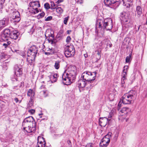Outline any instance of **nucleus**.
Returning <instances> with one entry per match:
<instances>
[{
    "mask_svg": "<svg viewBox=\"0 0 147 147\" xmlns=\"http://www.w3.org/2000/svg\"><path fill=\"white\" fill-rule=\"evenodd\" d=\"M65 85H70L76 78V68L67 65L65 68Z\"/></svg>",
    "mask_w": 147,
    "mask_h": 147,
    "instance_id": "f257e3e1",
    "label": "nucleus"
},
{
    "mask_svg": "<svg viewBox=\"0 0 147 147\" xmlns=\"http://www.w3.org/2000/svg\"><path fill=\"white\" fill-rule=\"evenodd\" d=\"M113 27L112 20L110 18L105 19L104 21L101 20L98 22L96 24L95 32H96L98 29H105L107 30H110L112 29Z\"/></svg>",
    "mask_w": 147,
    "mask_h": 147,
    "instance_id": "f03ea898",
    "label": "nucleus"
},
{
    "mask_svg": "<svg viewBox=\"0 0 147 147\" xmlns=\"http://www.w3.org/2000/svg\"><path fill=\"white\" fill-rule=\"evenodd\" d=\"M137 93L136 91L131 90L128 93L124 94L121 100L124 104H129L137 97Z\"/></svg>",
    "mask_w": 147,
    "mask_h": 147,
    "instance_id": "7ed1b4c3",
    "label": "nucleus"
},
{
    "mask_svg": "<svg viewBox=\"0 0 147 147\" xmlns=\"http://www.w3.org/2000/svg\"><path fill=\"white\" fill-rule=\"evenodd\" d=\"M96 73L93 72L91 73L90 72L86 71L83 73L82 75V79L88 82H92L94 80L96 77Z\"/></svg>",
    "mask_w": 147,
    "mask_h": 147,
    "instance_id": "20e7f679",
    "label": "nucleus"
},
{
    "mask_svg": "<svg viewBox=\"0 0 147 147\" xmlns=\"http://www.w3.org/2000/svg\"><path fill=\"white\" fill-rule=\"evenodd\" d=\"M14 36L16 37H18L21 36L22 34L20 35V33L18 30H14L10 32L9 29L7 28L5 29L3 32V33L1 34V37H9Z\"/></svg>",
    "mask_w": 147,
    "mask_h": 147,
    "instance_id": "39448f33",
    "label": "nucleus"
},
{
    "mask_svg": "<svg viewBox=\"0 0 147 147\" xmlns=\"http://www.w3.org/2000/svg\"><path fill=\"white\" fill-rule=\"evenodd\" d=\"M111 132H109L103 138L100 142V147H106L108 145L110 142V139L111 138Z\"/></svg>",
    "mask_w": 147,
    "mask_h": 147,
    "instance_id": "423d86ee",
    "label": "nucleus"
},
{
    "mask_svg": "<svg viewBox=\"0 0 147 147\" xmlns=\"http://www.w3.org/2000/svg\"><path fill=\"white\" fill-rule=\"evenodd\" d=\"M75 52L74 47L73 45L66 46L65 47V56L67 57H70L73 55Z\"/></svg>",
    "mask_w": 147,
    "mask_h": 147,
    "instance_id": "0eeeda50",
    "label": "nucleus"
},
{
    "mask_svg": "<svg viewBox=\"0 0 147 147\" xmlns=\"http://www.w3.org/2000/svg\"><path fill=\"white\" fill-rule=\"evenodd\" d=\"M122 0H104V3L107 6L110 5L116 8L119 5Z\"/></svg>",
    "mask_w": 147,
    "mask_h": 147,
    "instance_id": "6e6552de",
    "label": "nucleus"
},
{
    "mask_svg": "<svg viewBox=\"0 0 147 147\" xmlns=\"http://www.w3.org/2000/svg\"><path fill=\"white\" fill-rule=\"evenodd\" d=\"M16 15H13L10 17V21L14 25H16L18 23L20 20V14L19 12L17 11L15 12Z\"/></svg>",
    "mask_w": 147,
    "mask_h": 147,
    "instance_id": "1a4fd4ad",
    "label": "nucleus"
},
{
    "mask_svg": "<svg viewBox=\"0 0 147 147\" xmlns=\"http://www.w3.org/2000/svg\"><path fill=\"white\" fill-rule=\"evenodd\" d=\"M36 124L35 120L33 117L30 116L25 118L22 122V125L27 126L28 125Z\"/></svg>",
    "mask_w": 147,
    "mask_h": 147,
    "instance_id": "9d476101",
    "label": "nucleus"
},
{
    "mask_svg": "<svg viewBox=\"0 0 147 147\" xmlns=\"http://www.w3.org/2000/svg\"><path fill=\"white\" fill-rule=\"evenodd\" d=\"M36 124H31V125H27V126H22L23 127V129L28 133H31L34 132L36 130Z\"/></svg>",
    "mask_w": 147,
    "mask_h": 147,
    "instance_id": "9b49d317",
    "label": "nucleus"
},
{
    "mask_svg": "<svg viewBox=\"0 0 147 147\" xmlns=\"http://www.w3.org/2000/svg\"><path fill=\"white\" fill-rule=\"evenodd\" d=\"M112 116V115L111 114L109 115L108 118L105 117L102 118H100L99 121L100 125L101 126H105L109 121L111 119L109 118H111Z\"/></svg>",
    "mask_w": 147,
    "mask_h": 147,
    "instance_id": "f8f14e48",
    "label": "nucleus"
},
{
    "mask_svg": "<svg viewBox=\"0 0 147 147\" xmlns=\"http://www.w3.org/2000/svg\"><path fill=\"white\" fill-rule=\"evenodd\" d=\"M9 18L8 17L4 18L0 20V28L2 29L7 26L9 24Z\"/></svg>",
    "mask_w": 147,
    "mask_h": 147,
    "instance_id": "ddd939ff",
    "label": "nucleus"
},
{
    "mask_svg": "<svg viewBox=\"0 0 147 147\" xmlns=\"http://www.w3.org/2000/svg\"><path fill=\"white\" fill-rule=\"evenodd\" d=\"M120 17L124 22H127L128 20H130L129 14L123 11L121 13Z\"/></svg>",
    "mask_w": 147,
    "mask_h": 147,
    "instance_id": "4468645a",
    "label": "nucleus"
},
{
    "mask_svg": "<svg viewBox=\"0 0 147 147\" xmlns=\"http://www.w3.org/2000/svg\"><path fill=\"white\" fill-rule=\"evenodd\" d=\"M15 74L17 76L19 77L22 74V69L21 66H18V65H16L14 67Z\"/></svg>",
    "mask_w": 147,
    "mask_h": 147,
    "instance_id": "2eb2a0df",
    "label": "nucleus"
},
{
    "mask_svg": "<svg viewBox=\"0 0 147 147\" xmlns=\"http://www.w3.org/2000/svg\"><path fill=\"white\" fill-rule=\"evenodd\" d=\"M39 138V137L38 138V142L36 146V147H45L46 142L44 138L41 137H40V138L43 140V142L42 141H39L38 139Z\"/></svg>",
    "mask_w": 147,
    "mask_h": 147,
    "instance_id": "dca6fc26",
    "label": "nucleus"
},
{
    "mask_svg": "<svg viewBox=\"0 0 147 147\" xmlns=\"http://www.w3.org/2000/svg\"><path fill=\"white\" fill-rule=\"evenodd\" d=\"M86 81L84 79H81L79 80L78 82V85L79 88H84L86 86Z\"/></svg>",
    "mask_w": 147,
    "mask_h": 147,
    "instance_id": "f3484780",
    "label": "nucleus"
},
{
    "mask_svg": "<svg viewBox=\"0 0 147 147\" xmlns=\"http://www.w3.org/2000/svg\"><path fill=\"white\" fill-rule=\"evenodd\" d=\"M29 5H30V7H32L33 8L40 7L39 2L38 1H34L31 2L30 3Z\"/></svg>",
    "mask_w": 147,
    "mask_h": 147,
    "instance_id": "a211bd4d",
    "label": "nucleus"
},
{
    "mask_svg": "<svg viewBox=\"0 0 147 147\" xmlns=\"http://www.w3.org/2000/svg\"><path fill=\"white\" fill-rule=\"evenodd\" d=\"M129 111V109L128 108L123 107L119 111V113L120 115H123L127 114Z\"/></svg>",
    "mask_w": 147,
    "mask_h": 147,
    "instance_id": "6ab92c4d",
    "label": "nucleus"
},
{
    "mask_svg": "<svg viewBox=\"0 0 147 147\" xmlns=\"http://www.w3.org/2000/svg\"><path fill=\"white\" fill-rule=\"evenodd\" d=\"M37 53L33 52L32 51H30L28 50L27 52V56L28 57H31L32 58H34V59H35V58Z\"/></svg>",
    "mask_w": 147,
    "mask_h": 147,
    "instance_id": "aec40b11",
    "label": "nucleus"
},
{
    "mask_svg": "<svg viewBox=\"0 0 147 147\" xmlns=\"http://www.w3.org/2000/svg\"><path fill=\"white\" fill-rule=\"evenodd\" d=\"M27 61L28 62V64H30L31 65H32V66H34V60L35 59H34V58H32V57H31V59L30 58H27Z\"/></svg>",
    "mask_w": 147,
    "mask_h": 147,
    "instance_id": "412c9836",
    "label": "nucleus"
},
{
    "mask_svg": "<svg viewBox=\"0 0 147 147\" xmlns=\"http://www.w3.org/2000/svg\"><path fill=\"white\" fill-rule=\"evenodd\" d=\"M101 52V50L98 49L96 50L95 51V53H96V58L98 60L100 59L101 57L100 55V53Z\"/></svg>",
    "mask_w": 147,
    "mask_h": 147,
    "instance_id": "4be33fe9",
    "label": "nucleus"
},
{
    "mask_svg": "<svg viewBox=\"0 0 147 147\" xmlns=\"http://www.w3.org/2000/svg\"><path fill=\"white\" fill-rule=\"evenodd\" d=\"M38 49V48L37 46L33 45L31 47L30 49L29 50H30V51H33V52H35L37 53Z\"/></svg>",
    "mask_w": 147,
    "mask_h": 147,
    "instance_id": "5701e85b",
    "label": "nucleus"
},
{
    "mask_svg": "<svg viewBox=\"0 0 147 147\" xmlns=\"http://www.w3.org/2000/svg\"><path fill=\"white\" fill-rule=\"evenodd\" d=\"M126 25V27L128 28L131 27L133 26V22L131 20H128L127 22H125Z\"/></svg>",
    "mask_w": 147,
    "mask_h": 147,
    "instance_id": "b1692460",
    "label": "nucleus"
},
{
    "mask_svg": "<svg viewBox=\"0 0 147 147\" xmlns=\"http://www.w3.org/2000/svg\"><path fill=\"white\" fill-rule=\"evenodd\" d=\"M48 37H46L47 38ZM49 38L48 39L49 42L51 43V44L55 43L57 41V40L54 39V37H52V38H50V37H48Z\"/></svg>",
    "mask_w": 147,
    "mask_h": 147,
    "instance_id": "393cba45",
    "label": "nucleus"
},
{
    "mask_svg": "<svg viewBox=\"0 0 147 147\" xmlns=\"http://www.w3.org/2000/svg\"><path fill=\"white\" fill-rule=\"evenodd\" d=\"M136 10L138 17H139L142 14V9L141 7L139 6H137L136 7Z\"/></svg>",
    "mask_w": 147,
    "mask_h": 147,
    "instance_id": "a878e982",
    "label": "nucleus"
},
{
    "mask_svg": "<svg viewBox=\"0 0 147 147\" xmlns=\"http://www.w3.org/2000/svg\"><path fill=\"white\" fill-rule=\"evenodd\" d=\"M131 53H130L129 54V56L126 57L125 59V62L126 63L129 62L131 60Z\"/></svg>",
    "mask_w": 147,
    "mask_h": 147,
    "instance_id": "bb28decb",
    "label": "nucleus"
},
{
    "mask_svg": "<svg viewBox=\"0 0 147 147\" xmlns=\"http://www.w3.org/2000/svg\"><path fill=\"white\" fill-rule=\"evenodd\" d=\"M51 9H55L57 7V5H55L54 2L52 1L51 2Z\"/></svg>",
    "mask_w": 147,
    "mask_h": 147,
    "instance_id": "cd10ccee",
    "label": "nucleus"
},
{
    "mask_svg": "<svg viewBox=\"0 0 147 147\" xmlns=\"http://www.w3.org/2000/svg\"><path fill=\"white\" fill-rule=\"evenodd\" d=\"M17 76L15 74L12 75L11 76V78L12 81H16L17 80Z\"/></svg>",
    "mask_w": 147,
    "mask_h": 147,
    "instance_id": "c85d7f7f",
    "label": "nucleus"
},
{
    "mask_svg": "<svg viewBox=\"0 0 147 147\" xmlns=\"http://www.w3.org/2000/svg\"><path fill=\"white\" fill-rule=\"evenodd\" d=\"M45 13L43 11H42V13H39L37 16V17L38 19H40L44 17Z\"/></svg>",
    "mask_w": 147,
    "mask_h": 147,
    "instance_id": "c756f323",
    "label": "nucleus"
},
{
    "mask_svg": "<svg viewBox=\"0 0 147 147\" xmlns=\"http://www.w3.org/2000/svg\"><path fill=\"white\" fill-rule=\"evenodd\" d=\"M56 11L59 13H61L63 11V10L61 7H56Z\"/></svg>",
    "mask_w": 147,
    "mask_h": 147,
    "instance_id": "7c9ffc66",
    "label": "nucleus"
},
{
    "mask_svg": "<svg viewBox=\"0 0 147 147\" xmlns=\"http://www.w3.org/2000/svg\"><path fill=\"white\" fill-rule=\"evenodd\" d=\"M55 68L57 69L59 67V61H56L54 65Z\"/></svg>",
    "mask_w": 147,
    "mask_h": 147,
    "instance_id": "2f4dec72",
    "label": "nucleus"
},
{
    "mask_svg": "<svg viewBox=\"0 0 147 147\" xmlns=\"http://www.w3.org/2000/svg\"><path fill=\"white\" fill-rule=\"evenodd\" d=\"M44 7L47 10L50 8V5L48 3H46L44 5Z\"/></svg>",
    "mask_w": 147,
    "mask_h": 147,
    "instance_id": "473e14b6",
    "label": "nucleus"
},
{
    "mask_svg": "<svg viewBox=\"0 0 147 147\" xmlns=\"http://www.w3.org/2000/svg\"><path fill=\"white\" fill-rule=\"evenodd\" d=\"M32 92V90L31 89H29L27 92V95L29 96H31Z\"/></svg>",
    "mask_w": 147,
    "mask_h": 147,
    "instance_id": "72a5a7b5",
    "label": "nucleus"
},
{
    "mask_svg": "<svg viewBox=\"0 0 147 147\" xmlns=\"http://www.w3.org/2000/svg\"><path fill=\"white\" fill-rule=\"evenodd\" d=\"M123 5L126 7L127 8H129L130 6H131L132 4H131L130 3L127 2L125 3Z\"/></svg>",
    "mask_w": 147,
    "mask_h": 147,
    "instance_id": "f704fd0d",
    "label": "nucleus"
},
{
    "mask_svg": "<svg viewBox=\"0 0 147 147\" xmlns=\"http://www.w3.org/2000/svg\"><path fill=\"white\" fill-rule=\"evenodd\" d=\"M66 145H67V147H72L71 142L70 140H67Z\"/></svg>",
    "mask_w": 147,
    "mask_h": 147,
    "instance_id": "c9c22d12",
    "label": "nucleus"
},
{
    "mask_svg": "<svg viewBox=\"0 0 147 147\" xmlns=\"http://www.w3.org/2000/svg\"><path fill=\"white\" fill-rule=\"evenodd\" d=\"M121 1H123V3L124 4L125 3L127 2L131 3L133 2V0H122Z\"/></svg>",
    "mask_w": 147,
    "mask_h": 147,
    "instance_id": "e433bc0d",
    "label": "nucleus"
},
{
    "mask_svg": "<svg viewBox=\"0 0 147 147\" xmlns=\"http://www.w3.org/2000/svg\"><path fill=\"white\" fill-rule=\"evenodd\" d=\"M6 55L3 53H2L0 54V57L1 59L6 58Z\"/></svg>",
    "mask_w": 147,
    "mask_h": 147,
    "instance_id": "4c0bfd02",
    "label": "nucleus"
},
{
    "mask_svg": "<svg viewBox=\"0 0 147 147\" xmlns=\"http://www.w3.org/2000/svg\"><path fill=\"white\" fill-rule=\"evenodd\" d=\"M57 74H54L53 76V77L54 79V81L53 82H52V81H51V82H55L57 80Z\"/></svg>",
    "mask_w": 147,
    "mask_h": 147,
    "instance_id": "58836bf2",
    "label": "nucleus"
},
{
    "mask_svg": "<svg viewBox=\"0 0 147 147\" xmlns=\"http://www.w3.org/2000/svg\"><path fill=\"white\" fill-rule=\"evenodd\" d=\"M141 26L140 25L138 26H137L136 25H135V30L136 31V32H138L139 31Z\"/></svg>",
    "mask_w": 147,
    "mask_h": 147,
    "instance_id": "ea45409f",
    "label": "nucleus"
},
{
    "mask_svg": "<svg viewBox=\"0 0 147 147\" xmlns=\"http://www.w3.org/2000/svg\"><path fill=\"white\" fill-rule=\"evenodd\" d=\"M63 33V30H60L59 31L58 33V35L59 36L58 37H62V35H61Z\"/></svg>",
    "mask_w": 147,
    "mask_h": 147,
    "instance_id": "a19ab883",
    "label": "nucleus"
},
{
    "mask_svg": "<svg viewBox=\"0 0 147 147\" xmlns=\"http://www.w3.org/2000/svg\"><path fill=\"white\" fill-rule=\"evenodd\" d=\"M52 18L53 17L52 16H48L45 19V20L46 21H50L52 19Z\"/></svg>",
    "mask_w": 147,
    "mask_h": 147,
    "instance_id": "79ce46f5",
    "label": "nucleus"
},
{
    "mask_svg": "<svg viewBox=\"0 0 147 147\" xmlns=\"http://www.w3.org/2000/svg\"><path fill=\"white\" fill-rule=\"evenodd\" d=\"M129 67L128 66H125L123 67V71L127 72L128 69Z\"/></svg>",
    "mask_w": 147,
    "mask_h": 147,
    "instance_id": "37998d69",
    "label": "nucleus"
},
{
    "mask_svg": "<svg viewBox=\"0 0 147 147\" xmlns=\"http://www.w3.org/2000/svg\"><path fill=\"white\" fill-rule=\"evenodd\" d=\"M50 33V34H48V36H47V35L48 34L47 32L46 33H45V37H54V35H53V34H51V33Z\"/></svg>",
    "mask_w": 147,
    "mask_h": 147,
    "instance_id": "c03bdc74",
    "label": "nucleus"
},
{
    "mask_svg": "<svg viewBox=\"0 0 147 147\" xmlns=\"http://www.w3.org/2000/svg\"><path fill=\"white\" fill-rule=\"evenodd\" d=\"M93 144L92 143H89L87 144L85 147H93Z\"/></svg>",
    "mask_w": 147,
    "mask_h": 147,
    "instance_id": "a18cd8bd",
    "label": "nucleus"
},
{
    "mask_svg": "<svg viewBox=\"0 0 147 147\" xmlns=\"http://www.w3.org/2000/svg\"><path fill=\"white\" fill-rule=\"evenodd\" d=\"M33 9L35 10V11L33 12V13H34V14H35L36 13H38L39 12V11L38 10V7L33 8Z\"/></svg>",
    "mask_w": 147,
    "mask_h": 147,
    "instance_id": "49530a36",
    "label": "nucleus"
},
{
    "mask_svg": "<svg viewBox=\"0 0 147 147\" xmlns=\"http://www.w3.org/2000/svg\"><path fill=\"white\" fill-rule=\"evenodd\" d=\"M14 100L15 101L16 103H17L19 102V103H20L21 102V100H18V98L15 97L14 99Z\"/></svg>",
    "mask_w": 147,
    "mask_h": 147,
    "instance_id": "de8ad7c7",
    "label": "nucleus"
},
{
    "mask_svg": "<svg viewBox=\"0 0 147 147\" xmlns=\"http://www.w3.org/2000/svg\"><path fill=\"white\" fill-rule=\"evenodd\" d=\"M28 112L29 113H31L32 114H33L35 113V110H34V109H31L29 110L28 111Z\"/></svg>",
    "mask_w": 147,
    "mask_h": 147,
    "instance_id": "09e8293b",
    "label": "nucleus"
},
{
    "mask_svg": "<svg viewBox=\"0 0 147 147\" xmlns=\"http://www.w3.org/2000/svg\"><path fill=\"white\" fill-rule=\"evenodd\" d=\"M122 77L121 79H122V80H125V79H126V75L122 74Z\"/></svg>",
    "mask_w": 147,
    "mask_h": 147,
    "instance_id": "8fccbe9b",
    "label": "nucleus"
},
{
    "mask_svg": "<svg viewBox=\"0 0 147 147\" xmlns=\"http://www.w3.org/2000/svg\"><path fill=\"white\" fill-rule=\"evenodd\" d=\"M71 40V37H67L66 39V42L67 43L69 42H70Z\"/></svg>",
    "mask_w": 147,
    "mask_h": 147,
    "instance_id": "3c124183",
    "label": "nucleus"
},
{
    "mask_svg": "<svg viewBox=\"0 0 147 147\" xmlns=\"http://www.w3.org/2000/svg\"><path fill=\"white\" fill-rule=\"evenodd\" d=\"M69 17L65 18V24H67V22L68 19Z\"/></svg>",
    "mask_w": 147,
    "mask_h": 147,
    "instance_id": "603ef678",
    "label": "nucleus"
},
{
    "mask_svg": "<svg viewBox=\"0 0 147 147\" xmlns=\"http://www.w3.org/2000/svg\"><path fill=\"white\" fill-rule=\"evenodd\" d=\"M121 104L120 102L118 104V107H117L118 110L119 111V109H120V107H121Z\"/></svg>",
    "mask_w": 147,
    "mask_h": 147,
    "instance_id": "864d4df0",
    "label": "nucleus"
},
{
    "mask_svg": "<svg viewBox=\"0 0 147 147\" xmlns=\"http://www.w3.org/2000/svg\"><path fill=\"white\" fill-rule=\"evenodd\" d=\"M4 3L0 2V9H2L3 8V6Z\"/></svg>",
    "mask_w": 147,
    "mask_h": 147,
    "instance_id": "5fc2aeb1",
    "label": "nucleus"
},
{
    "mask_svg": "<svg viewBox=\"0 0 147 147\" xmlns=\"http://www.w3.org/2000/svg\"><path fill=\"white\" fill-rule=\"evenodd\" d=\"M63 1V0H58L57 1L56 3L59 4Z\"/></svg>",
    "mask_w": 147,
    "mask_h": 147,
    "instance_id": "6e6d98bb",
    "label": "nucleus"
},
{
    "mask_svg": "<svg viewBox=\"0 0 147 147\" xmlns=\"http://www.w3.org/2000/svg\"><path fill=\"white\" fill-rule=\"evenodd\" d=\"M72 32V31L71 30H68L67 31V34H69L70 33H71Z\"/></svg>",
    "mask_w": 147,
    "mask_h": 147,
    "instance_id": "4d7b16f0",
    "label": "nucleus"
},
{
    "mask_svg": "<svg viewBox=\"0 0 147 147\" xmlns=\"http://www.w3.org/2000/svg\"><path fill=\"white\" fill-rule=\"evenodd\" d=\"M45 86L44 85H42L40 87V89H44L45 88Z\"/></svg>",
    "mask_w": 147,
    "mask_h": 147,
    "instance_id": "13d9d810",
    "label": "nucleus"
},
{
    "mask_svg": "<svg viewBox=\"0 0 147 147\" xmlns=\"http://www.w3.org/2000/svg\"><path fill=\"white\" fill-rule=\"evenodd\" d=\"M50 49V51L51 53H54V51H53V49L52 48L51 49Z\"/></svg>",
    "mask_w": 147,
    "mask_h": 147,
    "instance_id": "bf43d9fd",
    "label": "nucleus"
},
{
    "mask_svg": "<svg viewBox=\"0 0 147 147\" xmlns=\"http://www.w3.org/2000/svg\"><path fill=\"white\" fill-rule=\"evenodd\" d=\"M10 38H11V39H14V40H16L18 38H19V37H10ZM19 40L20 39V37H19Z\"/></svg>",
    "mask_w": 147,
    "mask_h": 147,
    "instance_id": "052dcab7",
    "label": "nucleus"
},
{
    "mask_svg": "<svg viewBox=\"0 0 147 147\" xmlns=\"http://www.w3.org/2000/svg\"><path fill=\"white\" fill-rule=\"evenodd\" d=\"M8 45L7 44H6V43H4L3 44V46H5V48H6Z\"/></svg>",
    "mask_w": 147,
    "mask_h": 147,
    "instance_id": "680f3d73",
    "label": "nucleus"
},
{
    "mask_svg": "<svg viewBox=\"0 0 147 147\" xmlns=\"http://www.w3.org/2000/svg\"><path fill=\"white\" fill-rule=\"evenodd\" d=\"M122 74H124V75H125L127 76V72L126 71H123V72L122 73Z\"/></svg>",
    "mask_w": 147,
    "mask_h": 147,
    "instance_id": "e2e57ef3",
    "label": "nucleus"
},
{
    "mask_svg": "<svg viewBox=\"0 0 147 147\" xmlns=\"http://www.w3.org/2000/svg\"><path fill=\"white\" fill-rule=\"evenodd\" d=\"M124 80H122V79H121V83L122 84H124V83H125Z\"/></svg>",
    "mask_w": 147,
    "mask_h": 147,
    "instance_id": "0e129e2a",
    "label": "nucleus"
},
{
    "mask_svg": "<svg viewBox=\"0 0 147 147\" xmlns=\"http://www.w3.org/2000/svg\"><path fill=\"white\" fill-rule=\"evenodd\" d=\"M84 55L85 58H86L88 57V55L87 53L84 54Z\"/></svg>",
    "mask_w": 147,
    "mask_h": 147,
    "instance_id": "69168bd1",
    "label": "nucleus"
},
{
    "mask_svg": "<svg viewBox=\"0 0 147 147\" xmlns=\"http://www.w3.org/2000/svg\"><path fill=\"white\" fill-rule=\"evenodd\" d=\"M45 54L46 55H48L50 54V53L49 52H45Z\"/></svg>",
    "mask_w": 147,
    "mask_h": 147,
    "instance_id": "338daca9",
    "label": "nucleus"
},
{
    "mask_svg": "<svg viewBox=\"0 0 147 147\" xmlns=\"http://www.w3.org/2000/svg\"><path fill=\"white\" fill-rule=\"evenodd\" d=\"M5 0H0V2L4 3Z\"/></svg>",
    "mask_w": 147,
    "mask_h": 147,
    "instance_id": "774afa93",
    "label": "nucleus"
}]
</instances>
